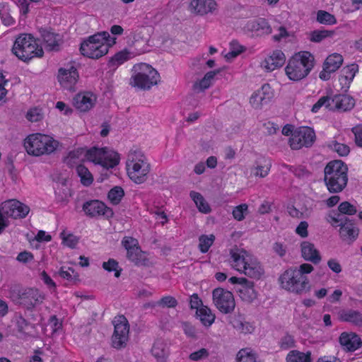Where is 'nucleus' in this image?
Returning a JSON list of instances; mask_svg holds the SVG:
<instances>
[{
  "label": "nucleus",
  "mask_w": 362,
  "mask_h": 362,
  "mask_svg": "<svg viewBox=\"0 0 362 362\" xmlns=\"http://www.w3.org/2000/svg\"><path fill=\"white\" fill-rule=\"evenodd\" d=\"M325 182L331 193L342 192L348 182V168L341 160L329 162L325 168Z\"/></svg>",
  "instance_id": "nucleus-1"
},
{
  "label": "nucleus",
  "mask_w": 362,
  "mask_h": 362,
  "mask_svg": "<svg viewBox=\"0 0 362 362\" xmlns=\"http://www.w3.org/2000/svg\"><path fill=\"white\" fill-rule=\"evenodd\" d=\"M116 37H111L107 32L93 35L83 41L80 47L83 55L91 59H98L105 55L110 47L117 42Z\"/></svg>",
  "instance_id": "nucleus-2"
},
{
  "label": "nucleus",
  "mask_w": 362,
  "mask_h": 362,
  "mask_svg": "<svg viewBox=\"0 0 362 362\" xmlns=\"http://www.w3.org/2000/svg\"><path fill=\"white\" fill-rule=\"evenodd\" d=\"M314 66V57L308 52H299L291 57L285 67L286 75L294 81L305 78Z\"/></svg>",
  "instance_id": "nucleus-3"
},
{
  "label": "nucleus",
  "mask_w": 362,
  "mask_h": 362,
  "mask_svg": "<svg viewBox=\"0 0 362 362\" xmlns=\"http://www.w3.org/2000/svg\"><path fill=\"white\" fill-rule=\"evenodd\" d=\"M59 144L50 135L40 133L31 134L24 140L26 152L33 156L50 155L58 148Z\"/></svg>",
  "instance_id": "nucleus-4"
},
{
  "label": "nucleus",
  "mask_w": 362,
  "mask_h": 362,
  "mask_svg": "<svg viewBox=\"0 0 362 362\" xmlns=\"http://www.w3.org/2000/svg\"><path fill=\"white\" fill-rule=\"evenodd\" d=\"M160 80L158 72L146 63H138L133 66L129 85L139 90H149L157 85Z\"/></svg>",
  "instance_id": "nucleus-5"
},
{
  "label": "nucleus",
  "mask_w": 362,
  "mask_h": 362,
  "mask_svg": "<svg viewBox=\"0 0 362 362\" xmlns=\"http://www.w3.org/2000/svg\"><path fill=\"white\" fill-rule=\"evenodd\" d=\"M126 170L131 180L136 184H141L147 180L151 168L141 152L133 151L127 156Z\"/></svg>",
  "instance_id": "nucleus-6"
},
{
  "label": "nucleus",
  "mask_w": 362,
  "mask_h": 362,
  "mask_svg": "<svg viewBox=\"0 0 362 362\" xmlns=\"http://www.w3.org/2000/svg\"><path fill=\"white\" fill-rule=\"evenodd\" d=\"M13 53L21 60L26 62L43 54L42 48L30 34H21L15 40Z\"/></svg>",
  "instance_id": "nucleus-7"
},
{
  "label": "nucleus",
  "mask_w": 362,
  "mask_h": 362,
  "mask_svg": "<svg viewBox=\"0 0 362 362\" xmlns=\"http://www.w3.org/2000/svg\"><path fill=\"white\" fill-rule=\"evenodd\" d=\"M279 282L282 288L296 294L305 293L309 288L308 279L296 272V269L290 268L286 270L281 275Z\"/></svg>",
  "instance_id": "nucleus-8"
},
{
  "label": "nucleus",
  "mask_w": 362,
  "mask_h": 362,
  "mask_svg": "<svg viewBox=\"0 0 362 362\" xmlns=\"http://www.w3.org/2000/svg\"><path fill=\"white\" fill-rule=\"evenodd\" d=\"M86 158L95 165L109 169L115 167L119 162V156L108 148L93 147L86 151Z\"/></svg>",
  "instance_id": "nucleus-9"
},
{
  "label": "nucleus",
  "mask_w": 362,
  "mask_h": 362,
  "mask_svg": "<svg viewBox=\"0 0 362 362\" xmlns=\"http://www.w3.org/2000/svg\"><path fill=\"white\" fill-rule=\"evenodd\" d=\"M11 298L16 304L28 310H33L43 303L45 296L37 288H27L19 291L17 294H13Z\"/></svg>",
  "instance_id": "nucleus-10"
},
{
  "label": "nucleus",
  "mask_w": 362,
  "mask_h": 362,
  "mask_svg": "<svg viewBox=\"0 0 362 362\" xmlns=\"http://www.w3.org/2000/svg\"><path fill=\"white\" fill-rule=\"evenodd\" d=\"M114 333L112 337V345L119 349L126 346L129 340V325L128 320L123 315L115 317L113 321Z\"/></svg>",
  "instance_id": "nucleus-11"
},
{
  "label": "nucleus",
  "mask_w": 362,
  "mask_h": 362,
  "mask_svg": "<svg viewBox=\"0 0 362 362\" xmlns=\"http://www.w3.org/2000/svg\"><path fill=\"white\" fill-rule=\"evenodd\" d=\"M314 130L308 127H301L293 131L289 144L292 149L298 150L303 147L311 146L315 141Z\"/></svg>",
  "instance_id": "nucleus-12"
},
{
  "label": "nucleus",
  "mask_w": 362,
  "mask_h": 362,
  "mask_svg": "<svg viewBox=\"0 0 362 362\" xmlns=\"http://www.w3.org/2000/svg\"><path fill=\"white\" fill-rule=\"evenodd\" d=\"M213 303L221 313L228 314L232 313L235 307L233 294L223 288H217L213 291Z\"/></svg>",
  "instance_id": "nucleus-13"
},
{
  "label": "nucleus",
  "mask_w": 362,
  "mask_h": 362,
  "mask_svg": "<svg viewBox=\"0 0 362 362\" xmlns=\"http://www.w3.org/2000/svg\"><path fill=\"white\" fill-rule=\"evenodd\" d=\"M77 69L73 65L59 69L57 79L60 86L68 90H74L78 80Z\"/></svg>",
  "instance_id": "nucleus-14"
},
{
  "label": "nucleus",
  "mask_w": 362,
  "mask_h": 362,
  "mask_svg": "<svg viewBox=\"0 0 362 362\" xmlns=\"http://www.w3.org/2000/svg\"><path fill=\"white\" fill-rule=\"evenodd\" d=\"M218 4L216 0H190L188 11L195 16H206L216 13Z\"/></svg>",
  "instance_id": "nucleus-15"
},
{
  "label": "nucleus",
  "mask_w": 362,
  "mask_h": 362,
  "mask_svg": "<svg viewBox=\"0 0 362 362\" xmlns=\"http://www.w3.org/2000/svg\"><path fill=\"white\" fill-rule=\"evenodd\" d=\"M1 210L7 218H22L25 217L30 208L16 199H9L1 204Z\"/></svg>",
  "instance_id": "nucleus-16"
},
{
  "label": "nucleus",
  "mask_w": 362,
  "mask_h": 362,
  "mask_svg": "<svg viewBox=\"0 0 362 362\" xmlns=\"http://www.w3.org/2000/svg\"><path fill=\"white\" fill-rule=\"evenodd\" d=\"M83 210L90 217L104 216L107 218L113 216V211L105 203L99 200L86 202L83 205Z\"/></svg>",
  "instance_id": "nucleus-17"
},
{
  "label": "nucleus",
  "mask_w": 362,
  "mask_h": 362,
  "mask_svg": "<svg viewBox=\"0 0 362 362\" xmlns=\"http://www.w3.org/2000/svg\"><path fill=\"white\" fill-rule=\"evenodd\" d=\"M273 95V90L269 84L264 83L252 94L250 103L253 108L260 109L269 103Z\"/></svg>",
  "instance_id": "nucleus-18"
},
{
  "label": "nucleus",
  "mask_w": 362,
  "mask_h": 362,
  "mask_svg": "<svg viewBox=\"0 0 362 362\" xmlns=\"http://www.w3.org/2000/svg\"><path fill=\"white\" fill-rule=\"evenodd\" d=\"M243 29L245 33L257 35H268L272 31V28L264 18L248 20L243 25Z\"/></svg>",
  "instance_id": "nucleus-19"
},
{
  "label": "nucleus",
  "mask_w": 362,
  "mask_h": 362,
  "mask_svg": "<svg viewBox=\"0 0 362 362\" xmlns=\"http://www.w3.org/2000/svg\"><path fill=\"white\" fill-rule=\"evenodd\" d=\"M252 255L243 248L235 247L230 250L229 262L231 267L240 273Z\"/></svg>",
  "instance_id": "nucleus-20"
},
{
  "label": "nucleus",
  "mask_w": 362,
  "mask_h": 362,
  "mask_svg": "<svg viewBox=\"0 0 362 362\" xmlns=\"http://www.w3.org/2000/svg\"><path fill=\"white\" fill-rule=\"evenodd\" d=\"M134 45V42H132L129 44V48H124L117 52L110 61L111 66L117 67L128 60L144 52V49H133Z\"/></svg>",
  "instance_id": "nucleus-21"
},
{
  "label": "nucleus",
  "mask_w": 362,
  "mask_h": 362,
  "mask_svg": "<svg viewBox=\"0 0 362 362\" xmlns=\"http://www.w3.org/2000/svg\"><path fill=\"white\" fill-rule=\"evenodd\" d=\"M97 97L91 92H81L75 95L73 100L74 106L80 112H87L93 107Z\"/></svg>",
  "instance_id": "nucleus-22"
},
{
  "label": "nucleus",
  "mask_w": 362,
  "mask_h": 362,
  "mask_svg": "<svg viewBox=\"0 0 362 362\" xmlns=\"http://www.w3.org/2000/svg\"><path fill=\"white\" fill-rule=\"evenodd\" d=\"M286 61V57L284 52L276 49L273 51L261 63V66L267 71H272L281 67Z\"/></svg>",
  "instance_id": "nucleus-23"
},
{
  "label": "nucleus",
  "mask_w": 362,
  "mask_h": 362,
  "mask_svg": "<svg viewBox=\"0 0 362 362\" xmlns=\"http://www.w3.org/2000/svg\"><path fill=\"white\" fill-rule=\"evenodd\" d=\"M339 343L344 349L354 351L361 346L360 337L354 332H343L339 337Z\"/></svg>",
  "instance_id": "nucleus-24"
},
{
  "label": "nucleus",
  "mask_w": 362,
  "mask_h": 362,
  "mask_svg": "<svg viewBox=\"0 0 362 362\" xmlns=\"http://www.w3.org/2000/svg\"><path fill=\"white\" fill-rule=\"evenodd\" d=\"M300 251L303 258L306 261L317 264L321 260V256L319 251L317 250L314 244L310 242H302L300 244Z\"/></svg>",
  "instance_id": "nucleus-25"
},
{
  "label": "nucleus",
  "mask_w": 362,
  "mask_h": 362,
  "mask_svg": "<svg viewBox=\"0 0 362 362\" xmlns=\"http://www.w3.org/2000/svg\"><path fill=\"white\" fill-rule=\"evenodd\" d=\"M271 161L269 160H263L256 163V165L252 167L249 170L245 172L247 178L250 177H265L271 169Z\"/></svg>",
  "instance_id": "nucleus-26"
},
{
  "label": "nucleus",
  "mask_w": 362,
  "mask_h": 362,
  "mask_svg": "<svg viewBox=\"0 0 362 362\" xmlns=\"http://www.w3.org/2000/svg\"><path fill=\"white\" fill-rule=\"evenodd\" d=\"M240 273L250 278L259 279L263 275L264 270L257 259L252 255Z\"/></svg>",
  "instance_id": "nucleus-27"
},
{
  "label": "nucleus",
  "mask_w": 362,
  "mask_h": 362,
  "mask_svg": "<svg viewBox=\"0 0 362 362\" xmlns=\"http://www.w3.org/2000/svg\"><path fill=\"white\" fill-rule=\"evenodd\" d=\"M358 71V67L356 64H351L342 69L339 81L343 90L346 91L349 88V86Z\"/></svg>",
  "instance_id": "nucleus-28"
},
{
  "label": "nucleus",
  "mask_w": 362,
  "mask_h": 362,
  "mask_svg": "<svg viewBox=\"0 0 362 362\" xmlns=\"http://www.w3.org/2000/svg\"><path fill=\"white\" fill-rule=\"evenodd\" d=\"M341 321L351 323L355 325H362V313L356 310L342 309L338 313Z\"/></svg>",
  "instance_id": "nucleus-29"
},
{
  "label": "nucleus",
  "mask_w": 362,
  "mask_h": 362,
  "mask_svg": "<svg viewBox=\"0 0 362 362\" xmlns=\"http://www.w3.org/2000/svg\"><path fill=\"white\" fill-rule=\"evenodd\" d=\"M237 292L242 300L248 303L253 302L257 298V293L254 288V284L249 281L238 286Z\"/></svg>",
  "instance_id": "nucleus-30"
},
{
  "label": "nucleus",
  "mask_w": 362,
  "mask_h": 362,
  "mask_svg": "<svg viewBox=\"0 0 362 362\" xmlns=\"http://www.w3.org/2000/svg\"><path fill=\"white\" fill-rule=\"evenodd\" d=\"M339 234L344 241L350 243L356 239L358 230L352 222L346 219V221L341 226Z\"/></svg>",
  "instance_id": "nucleus-31"
},
{
  "label": "nucleus",
  "mask_w": 362,
  "mask_h": 362,
  "mask_svg": "<svg viewBox=\"0 0 362 362\" xmlns=\"http://www.w3.org/2000/svg\"><path fill=\"white\" fill-rule=\"evenodd\" d=\"M355 102L354 98L346 95H335L333 98L334 110L341 111L350 110L354 107Z\"/></svg>",
  "instance_id": "nucleus-32"
},
{
  "label": "nucleus",
  "mask_w": 362,
  "mask_h": 362,
  "mask_svg": "<svg viewBox=\"0 0 362 362\" xmlns=\"http://www.w3.org/2000/svg\"><path fill=\"white\" fill-rule=\"evenodd\" d=\"M151 354L158 361H165L169 354L168 344L163 340H156L152 346Z\"/></svg>",
  "instance_id": "nucleus-33"
},
{
  "label": "nucleus",
  "mask_w": 362,
  "mask_h": 362,
  "mask_svg": "<svg viewBox=\"0 0 362 362\" xmlns=\"http://www.w3.org/2000/svg\"><path fill=\"white\" fill-rule=\"evenodd\" d=\"M286 362H312L311 352L291 350L286 356Z\"/></svg>",
  "instance_id": "nucleus-34"
},
{
  "label": "nucleus",
  "mask_w": 362,
  "mask_h": 362,
  "mask_svg": "<svg viewBox=\"0 0 362 362\" xmlns=\"http://www.w3.org/2000/svg\"><path fill=\"white\" fill-rule=\"evenodd\" d=\"M196 314L202 325L206 327L211 326L215 320V315L206 306H202L199 309H198V310H197Z\"/></svg>",
  "instance_id": "nucleus-35"
},
{
  "label": "nucleus",
  "mask_w": 362,
  "mask_h": 362,
  "mask_svg": "<svg viewBox=\"0 0 362 362\" xmlns=\"http://www.w3.org/2000/svg\"><path fill=\"white\" fill-rule=\"evenodd\" d=\"M343 57L341 54L334 53L327 57L324 66L329 71H336L342 64Z\"/></svg>",
  "instance_id": "nucleus-36"
},
{
  "label": "nucleus",
  "mask_w": 362,
  "mask_h": 362,
  "mask_svg": "<svg viewBox=\"0 0 362 362\" xmlns=\"http://www.w3.org/2000/svg\"><path fill=\"white\" fill-rule=\"evenodd\" d=\"M190 197L194 202L200 212L208 214L211 211L210 206L200 193L192 191L190 192Z\"/></svg>",
  "instance_id": "nucleus-37"
},
{
  "label": "nucleus",
  "mask_w": 362,
  "mask_h": 362,
  "mask_svg": "<svg viewBox=\"0 0 362 362\" xmlns=\"http://www.w3.org/2000/svg\"><path fill=\"white\" fill-rule=\"evenodd\" d=\"M219 73V71H211L207 72L203 78L194 84V89L202 91L210 87L215 76Z\"/></svg>",
  "instance_id": "nucleus-38"
},
{
  "label": "nucleus",
  "mask_w": 362,
  "mask_h": 362,
  "mask_svg": "<svg viewBox=\"0 0 362 362\" xmlns=\"http://www.w3.org/2000/svg\"><path fill=\"white\" fill-rule=\"evenodd\" d=\"M322 107L326 110H333V98L328 95L322 96L313 106L311 110L313 112H317Z\"/></svg>",
  "instance_id": "nucleus-39"
},
{
  "label": "nucleus",
  "mask_w": 362,
  "mask_h": 362,
  "mask_svg": "<svg viewBox=\"0 0 362 362\" xmlns=\"http://www.w3.org/2000/svg\"><path fill=\"white\" fill-rule=\"evenodd\" d=\"M237 362H261L250 349H243L237 354Z\"/></svg>",
  "instance_id": "nucleus-40"
},
{
  "label": "nucleus",
  "mask_w": 362,
  "mask_h": 362,
  "mask_svg": "<svg viewBox=\"0 0 362 362\" xmlns=\"http://www.w3.org/2000/svg\"><path fill=\"white\" fill-rule=\"evenodd\" d=\"M78 175L81 178V182L84 186H89L93 182V177L89 170L83 165H79L76 168Z\"/></svg>",
  "instance_id": "nucleus-41"
},
{
  "label": "nucleus",
  "mask_w": 362,
  "mask_h": 362,
  "mask_svg": "<svg viewBox=\"0 0 362 362\" xmlns=\"http://www.w3.org/2000/svg\"><path fill=\"white\" fill-rule=\"evenodd\" d=\"M231 323L233 327L240 332L246 334L253 331V327L250 323L244 321L240 316L235 317Z\"/></svg>",
  "instance_id": "nucleus-42"
},
{
  "label": "nucleus",
  "mask_w": 362,
  "mask_h": 362,
  "mask_svg": "<svg viewBox=\"0 0 362 362\" xmlns=\"http://www.w3.org/2000/svg\"><path fill=\"white\" fill-rule=\"evenodd\" d=\"M124 196V189L119 186H115L109 191L107 199L112 204L117 205L120 203Z\"/></svg>",
  "instance_id": "nucleus-43"
},
{
  "label": "nucleus",
  "mask_w": 362,
  "mask_h": 362,
  "mask_svg": "<svg viewBox=\"0 0 362 362\" xmlns=\"http://www.w3.org/2000/svg\"><path fill=\"white\" fill-rule=\"evenodd\" d=\"M62 244L70 248H75L79 242V238L64 230L60 233Z\"/></svg>",
  "instance_id": "nucleus-44"
},
{
  "label": "nucleus",
  "mask_w": 362,
  "mask_h": 362,
  "mask_svg": "<svg viewBox=\"0 0 362 362\" xmlns=\"http://www.w3.org/2000/svg\"><path fill=\"white\" fill-rule=\"evenodd\" d=\"M215 240V236L213 234L202 235L199 238V249L202 253L209 251L211 246Z\"/></svg>",
  "instance_id": "nucleus-45"
},
{
  "label": "nucleus",
  "mask_w": 362,
  "mask_h": 362,
  "mask_svg": "<svg viewBox=\"0 0 362 362\" xmlns=\"http://www.w3.org/2000/svg\"><path fill=\"white\" fill-rule=\"evenodd\" d=\"M66 179H63L62 181V189H58L56 194L59 202H67L72 195L71 189L66 186Z\"/></svg>",
  "instance_id": "nucleus-46"
},
{
  "label": "nucleus",
  "mask_w": 362,
  "mask_h": 362,
  "mask_svg": "<svg viewBox=\"0 0 362 362\" xmlns=\"http://www.w3.org/2000/svg\"><path fill=\"white\" fill-rule=\"evenodd\" d=\"M43 40L50 49H57L59 45V36L53 33L47 32L43 35Z\"/></svg>",
  "instance_id": "nucleus-47"
},
{
  "label": "nucleus",
  "mask_w": 362,
  "mask_h": 362,
  "mask_svg": "<svg viewBox=\"0 0 362 362\" xmlns=\"http://www.w3.org/2000/svg\"><path fill=\"white\" fill-rule=\"evenodd\" d=\"M317 21L326 25H334L337 23L335 17L325 11H319L317 13Z\"/></svg>",
  "instance_id": "nucleus-48"
},
{
  "label": "nucleus",
  "mask_w": 362,
  "mask_h": 362,
  "mask_svg": "<svg viewBox=\"0 0 362 362\" xmlns=\"http://www.w3.org/2000/svg\"><path fill=\"white\" fill-rule=\"evenodd\" d=\"M0 18L2 23L6 26L11 25L15 22L9 12L8 6L5 5L0 4Z\"/></svg>",
  "instance_id": "nucleus-49"
},
{
  "label": "nucleus",
  "mask_w": 362,
  "mask_h": 362,
  "mask_svg": "<svg viewBox=\"0 0 362 362\" xmlns=\"http://www.w3.org/2000/svg\"><path fill=\"white\" fill-rule=\"evenodd\" d=\"M233 218L238 221H243L245 216L248 214V206L246 204H242L235 206L233 210Z\"/></svg>",
  "instance_id": "nucleus-50"
},
{
  "label": "nucleus",
  "mask_w": 362,
  "mask_h": 362,
  "mask_svg": "<svg viewBox=\"0 0 362 362\" xmlns=\"http://www.w3.org/2000/svg\"><path fill=\"white\" fill-rule=\"evenodd\" d=\"M209 356V351L205 348H201L192 351L189 355V359L193 361H199L206 359Z\"/></svg>",
  "instance_id": "nucleus-51"
},
{
  "label": "nucleus",
  "mask_w": 362,
  "mask_h": 362,
  "mask_svg": "<svg viewBox=\"0 0 362 362\" xmlns=\"http://www.w3.org/2000/svg\"><path fill=\"white\" fill-rule=\"evenodd\" d=\"M329 147L340 156H347L350 151L349 147L347 145L339 143L336 141H332L329 144Z\"/></svg>",
  "instance_id": "nucleus-52"
},
{
  "label": "nucleus",
  "mask_w": 362,
  "mask_h": 362,
  "mask_svg": "<svg viewBox=\"0 0 362 362\" xmlns=\"http://www.w3.org/2000/svg\"><path fill=\"white\" fill-rule=\"evenodd\" d=\"M103 268L109 272H115V276L117 278L120 276L121 269H119L118 262L113 259H110L107 262H104L103 263Z\"/></svg>",
  "instance_id": "nucleus-53"
},
{
  "label": "nucleus",
  "mask_w": 362,
  "mask_h": 362,
  "mask_svg": "<svg viewBox=\"0 0 362 362\" xmlns=\"http://www.w3.org/2000/svg\"><path fill=\"white\" fill-rule=\"evenodd\" d=\"M142 251L139 247L136 246L127 251V257L129 260L139 264L142 261Z\"/></svg>",
  "instance_id": "nucleus-54"
},
{
  "label": "nucleus",
  "mask_w": 362,
  "mask_h": 362,
  "mask_svg": "<svg viewBox=\"0 0 362 362\" xmlns=\"http://www.w3.org/2000/svg\"><path fill=\"white\" fill-rule=\"evenodd\" d=\"M279 346L281 349L288 350L296 346V341L291 335L286 334L279 341Z\"/></svg>",
  "instance_id": "nucleus-55"
},
{
  "label": "nucleus",
  "mask_w": 362,
  "mask_h": 362,
  "mask_svg": "<svg viewBox=\"0 0 362 362\" xmlns=\"http://www.w3.org/2000/svg\"><path fill=\"white\" fill-rule=\"evenodd\" d=\"M327 221L332 226L337 227L339 226H341L344 222V218L341 216V214L337 213V212H330L327 218Z\"/></svg>",
  "instance_id": "nucleus-56"
},
{
  "label": "nucleus",
  "mask_w": 362,
  "mask_h": 362,
  "mask_svg": "<svg viewBox=\"0 0 362 362\" xmlns=\"http://www.w3.org/2000/svg\"><path fill=\"white\" fill-rule=\"evenodd\" d=\"M339 211L343 214L354 215L357 212L355 206L349 202H341L338 206Z\"/></svg>",
  "instance_id": "nucleus-57"
},
{
  "label": "nucleus",
  "mask_w": 362,
  "mask_h": 362,
  "mask_svg": "<svg viewBox=\"0 0 362 362\" xmlns=\"http://www.w3.org/2000/svg\"><path fill=\"white\" fill-rule=\"evenodd\" d=\"M26 118L31 122L41 120L42 118L41 110L37 107L30 109L26 114Z\"/></svg>",
  "instance_id": "nucleus-58"
},
{
  "label": "nucleus",
  "mask_w": 362,
  "mask_h": 362,
  "mask_svg": "<svg viewBox=\"0 0 362 362\" xmlns=\"http://www.w3.org/2000/svg\"><path fill=\"white\" fill-rule=\"evenodd\" d=\"M8 80L5 78L4 74L0 72V104L6 101L7 90L5 86L7 84Z\"/></svg>",
  "instance_id": "nucleus-59"
},
{
  "label": "nucleus",
  "mask_w": 362,
  "mask_h": 362,
  "mask_svg": "<svg viewBox=\"0 0 362 362\" xmlns=\"http://www.w3.org/2000/svg\"><path fill=\"white\" fill-rule=\"evenodd\" d=\"M308 223L307 221H301L296 228V233L300 236L303 238H307L308 236Z\"/></svg>",
  "instance_id": "nucleus-60"
},
{
  "label": "nucleus",
  "mask_w": 362,
  "mask_h": 362,
  "mask_svg": "<svg viewBox=\"0 0 362 362\" xmlns=\"http://www.w3.org/2000/svg\"><path fill=\"white\" fill-rule=\"evenodd\" d=\"M329 35V32L327 30H315L311 33L310 40L313 42H319Z\"/></svg>",
  "instance_id": "nucleus-61"
},
{
  "label": "nucleus",
  "mask_w": 362,
  "mask_h": 362,
  "mask_svg": "<svg viewBox=\"0 0 362 362\" xmlns=\"http://www.w3.org/2000/svg\"><path fill=\"white\" fill-rule=\"evenodd\" d=\"M158 304L168 308H174L177 305V300L172 296H165L160 299Z\"/></svg>",
  "instance_id": "nucleus-62"
},
{
  "label": "nucleus",
  "mask_w": 362,
  "mask_h": 362,
  "mask_svg": "<svg viewBox=\"0 0 362 362\" xmlns=\"http://www.w3.org/2000/svg\"><path fill=\"white\" fill-rule=\"evenodd\" d=\"M122 243L124 248L127 250V251H129L133 247L138 246L137 240L132 237L124 238Z\"/></svg>",
  "instance_id": "nucleus-63"
},
{
  "label": "nucleus",
  "mask_w": 362,
  "mask_h": 362,
  "mask_svg": "<svg viewBox=\"0 0 362 362\" xmlns=\"http://www.w3.org/2000/svg\"><path fill=\"white\" fill-rule=\"evenodd\" d=\"M352 132L355 136L356 144L362 147V127L356 126L352 129Z\"/></svg>",
  "instance_id": "nucleus-64"
}]
</instances>
